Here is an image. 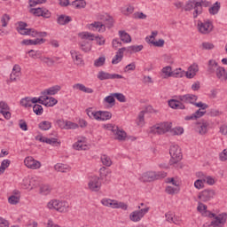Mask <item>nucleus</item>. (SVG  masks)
I'll return each instance as SVG.
<instances>
[{"instance_id": "1", "label": "nucleus", "mask_w": 227, "mask_h": 227, "mask_svg": "<svg viewBox=\"0 0 227 227\" xmlns=\"http://www.w3.org/2000/svg\"><path fill=\"white\" fill-rule=\"evenodd\" d=\"M100 20H104L105 24L100 21H95L89 25V29L91 31H98L99 33H104L106 31V27L111 29L113 26H114V20L113 17L106 15V16H100Z\"/></svg>"}, {"instance_id": "2", "label": "nucleus", "mask_w": 227, "mask_h": 227, "mask_svg": "<svg viewBox=\"0 0 227 227\" xmlns=\"http://www.w3.org/2000/svg\"><path fill=\"white\" fill-rule=\"evenodd\" d=\"M80 36L82 40H83L79 43L81 51H82V52H90V51H91V43L86 40H95V35L90 32H82L80 34Z\"/></svg>"}, {"instance_id": "3", "label": "nucleus", "mask_w": 227, "mask_h": 227, "mask_svg": "<svg viewBox=\"0 0 227 227\" xmlns=\"http://www.w3.org/2000/svg\"><path fill=\"white\" fill-rule=\"evenodd\" d=\"M168 174L164 171H148L142 175L140 180L142 182H155V180H160V178H166Z\"/></svg>"}, {"instance_id": "4", "label": "nucleus", "mask_w": 227, "mask_h": 227, "mask_svg": "<svg viewBox=\"0 0 227 227\" xmlns=\"http://www.w3.org/2000/svg\"><path fill=\"white\" fill-rule=\"evenodd\" d=\"M48 208L50 210H57V212L66 213L68 212V208L70 206L67 201H59V200H51L47 204Z\"/></svg>"}, {"instance_id": "5", "label": "nucleus", "mask_w": 227, "mask_h": 227, "mask_svg": "<svg viewBox=\"0 0 227 227\" xmlns=\"http://www.w3.org/2000/svg\"><path fill=\"white\" fill-rule=\"evenodd\" d=\"M171 122H161L160 124H156L151 127L150 133L162 136V134H166V132H169L171 130Z\"/></svg>"}, {"instance_id": "6", "label": "nucleus", "mask_w": 227, "mask_h": 227, "mask_svg": "<svg viewBox=\"0 0 227 227\" xmlns=\"http://www.w3.org/2000/svg\"><path fill=\"white\" fill-rule=\"evenodd\" d=\"M169 153L171 157L169 160L170 166H173V164H178V162L182 160V151L178 145L170 146Z\"/></svg>"}, {"instance_id": "7", "label": "nucleus", "mask_w": 227, "mask_h": 227, "mask_svg": "<svg viewBox=\"0 0 227 227\" xmlns=\"http://www.w3.org/2000/svg\"><path fill=\"white\" fill-rule=\"evenodd\" d=\"M104 207H110L111 208H121V210H127L129 206L125 202H120L116 200L103 199L101 200Z\"/></svg>"}, {"instance_id": "8", "label": "nucleus", "mask_w": 227, "mask_h": 227, "mask_svg": "<svg viewBox=\"0 0 227 227\" xmlns=\"http://www.w3.org/2000/svg\"><path fill=\"white\" fill-rule=\"evenodd\" d=\"M197 26L200 33L202 35H208L214 31V25L210 20H204L203 22L199 20Z\"/></svg>"}, {"instance_id": "9", "label": "nucleus", "mask_w": 227, "mask_h": 227, "mask_svg": "<svg viewBox=\"0 0 227 227\" xmlns=\"http://www.w3.org/2000/svg\"><path fill=\"white\" fill-rule=\"evenodd\" d=\"M88 185H89L90 191H92V192H98V191H100L102 187L100 177L97 176H90Z\"/></svg>"}, {"instance_id": "10", "label": "nucleus", "mask_w": 227, "mask_h": 227, "mask_svg": "<svg viewBox=\"0 0 227 227\" xmlns=\"http://www.w3.org/2000/svg\"><path fill=\"white\" fill-rule=\"evenodd\" d=\"M29 13L35 17H43L44 19H50L51 12L43 7L31 8Z\"/></svg>"}, {"instance_id": "11", "label": "nucleus", "mask_w": 227, "mask_h": 227, "mask_svg": "<svg viewBox=\"0 0 227 227\" xmlns=\"http://www.w3.org/2000/svg\"><path fill=\"white\" fill-rule=\"evenodd\" d=\"M226 219H227V214L222 213L215 217V220H213L208 227L214 226V227H223L224 224H226Z\"/></svg>"}, {"instance_id": "12", "label": "nucleus", "mask_w": 227, "mask_h": 227, "mask_svg": "<svg viewBox=\"0 0 227 227\" xmlns=\"http://www.w3.org/2000/svg\"><path fill=\"white\" fill-rule=\"evenodd\" d=\"M214 196H215V191L212 189H206L199 193V200H200V201L207 202L210 201Z\"/></svg>"}, {"instance_id": "13", "label": "nucleus", "mask_w": 227, "mask_h": 227, "mask_svg": "<svg viewBox=\"0 0 227 227\" xmlns=\"http://www.w3.org/2000/svg\"><path fill=\"white\" fill-rule=\"evenodd\" d=\"M99 81H107L108 79H124L123 75L118 74H109L105 71H99L98 74Z\"/></svg>"}, {"instance_id": "14", "label": "nucleus", "mask_w": 227, "mask_h": 227, "mask_svg": "<svg viewBox=\"0 0 227 227\" xmlns=\"http://www.w3.org/2000/svg\"><path fill=\"white\" fill-rule=\"evenodd\" d=\"M24 164L30 169H40V168H42V163L31 156H28L25 159Z\"/></svg>"}, {"instance_id": "15", "label": "nucleus", "mask_w": 227, "mask_h": 227, "mask_svg": "<svg viewBox=\"0 0 227 227\" xmlns=\"http://www.w3.org/2000/svg\"><path fill=\"white\" fill-rule=\"evenodd\" d=\"M176 98H178V100L183 102V104H192L193 106L194 102L198 100V96L194 94H184V95L176 96Z\"/></svg>"}, {"instance_id": "16", "label": "nucleus", "mask_w": 227, "mask_h": 227, "mask_svg": "<svg viewBox=\"0 0 227 227\" xmlns=\"http://www.w3.org/2000/svg\"><path fill=\"white\" fill-rule=\"evenodd\" d=\"M168 106L171 109H185V105L178 98L168 100Z\"/></svg>"}, {"instance_id": "17", "label": "nucleus", "mask_w": 227, "mask_h": 227, "mask_svg": "<svg viewBox=\"0 0 227 227\" xmlns=\"http://www.w3.org/2000/svg\"><path fill=\"white\" fill-rule=\"evenodd\" d=\"M125 51H127V48L122 47L120 48L115 56L114 57L113 60H112V64L113 65H118V63H120V61H121V59H123V52H125Z\"/></svg>"}, {"instance_id": "18", "label": "nucleus", "mask_w": 227, "mask_h": 227, "mask_svg": "<svg viewBox=\"0 0 227 227\" xmlns=\"http://www.w3.org/2000/svg\"><path fill=\"white\" fill-rule=\"evenodd\" d=\"M207 114V111H201V108L197 110L194 114H192V115H187L184 117V120L186 121H189L191 120H198V118H201L202 116H205V114Z\"/></svg>"}, {"instance_id": "19", "label": "nucleus", "mask_w": 227, "mask_h": 227, "mask_svg": "<svg viewBox=\"0 0 227 227\" xmlns=\"http://www.w3.org/2000/svg\"><path fill=\"white\" fill-rule=\"evenodd\" d=\"M59 91H61V86L54 85L52 87H50L47 90H44L42 92V95H45L46 97H47V95H56V94H58Z\"/></svg>"}, {"instance_id": "20", "label": "nucleus", "mask_w": 227, "mask_h": 227, "mask_svg": "<svg viewBox=\"0 0 227 227\" xmlns=\"http://www.w3.org/2000/svg\"><path fill=\"white\" fill-rule=\"evenodd\" d=\"M199 127L197 128V132L200 134V136H205L208 132V127L210 123L208 121H204L202 123H199Z\"/></svg>"}, {"instance_id": "21", "label": "nucleus", "mask_w": 227, "mask_h": 227, "mask_svg": "<svg viewBox=\"0 0 227 227\" xmlns=\"http://www.w3.org/2000/svg\"><path fill=\"white\" fill-rule=\"evenodd\" d=\"M215 74L219 81H227V72H226V69H224V67H219L216 69Z\"/></svg>"}, {"instance_id": "22", "label": "nucleus", "mask_w": 227, "mask_h": 227, "mask_svg": "<svg viewBox=\"0 0 227 227\" xmlns=\"http://www.w3.org/2000/svg\"><path fill=\"white\" fill-rule=\"evenodd\" d=\"M107 175H109V171L106 167H102L99 169V180L104 182L105 184H109V179H107Z\"/></svg>"}, {"instance_id": "23", "label": "nucleus", "mask_w": 227, "mask_h": 227, "mask_svg": "<svg viewBox=\"0 0 227 227\" xmlns=\"http://www.w3.org/2000/svg\"><path fill=\"white\" fill-rule=\"evenodd\" d=\"M57 22L58 24H59V26H67V24L72 22V17L61 14L60 16H59Z\"/></svg>"}, {"instance_id": "24", "label": "nucleus", "mask_w": 227, "mask_h": 227, "mask_svg": "<svg viewBox=\"0 0 227 227\" xmlns=\"http://www.w3.org/2000/svg\"><path fill=\"white\" fill-rule=\"evenodd\" d=\"M114 134H115V139H118V141H125V139H127V132L123 129H120L119 127H117Z\"/></svg>"}, {"instance_id": "25", "label": "nucleus", "mask_w": 227, "mask_h": 227, "mask_svg": "<svg viewBox=\"0 0 227 227\" xmlns=\"http://www.w3.org/2000/svg\"><path fill=\"white\" fill-rule=\"evenodd\" d=\"M70 54L74 61V65H82V58L79 54V51L75 50H71Z\"/></svg>"}, {"instance_id": "26", "label": "nucleus", "mask_w": 227, "mask_h": 227, "mask_svg": "<svg viewBox=\"0 0 227 227\" xmlns=\"http://www.w3.org/2000/svg\"><path fill=\"white\" fill-rule=\"evenodd\" d=\"M73 90H79V91H83V93H93V89L87 88L82 83H75L73 85Z\"/></svg>"}, {"instance_id": "27", "label": "nucleus", "mask_w": 227, "mask_h": 227, "mask_svg": "<svg viewBox=\"0 0 227 227\" xmlns=\"http://www.w3.org/2000/svg\"><path fill=\"white\" fill-rule=\"evenodd\" d=\"M217 68H219V65L215 62V60L211 59L208 61L207 72L208 74H214L217 72Z\"/></svg>"}, {"instance_id": "28", "label": "nucleus", "mask_w": 227, "mask_h": 227, "mask_svg": "<svg viewBox=\"0 0 227 227\" xmlns=\"http://www.w3.org/2000/svg\"><path fill=\"white\" fill-rule=\"evenodd\" d=\"M201 2H198L196 0H189L186 2L184 5V12H191L192 10H194L196 7V4H200Z\"/></svg>"}, {"instance_id": "29", "label": "nucleus", "mask_w": 227, "mask_h": 227, "mask_svg": "<svg viewBox=\"0 0 227 227\" xmlns=\"http://www.w3.org/2000/svg\"><path fill=\"white\" fill-rule=\"evenodd\" d=\"M99 121H107L113 118V114L107 111H99Z\"/></svg>"}, {"instance_id": "30", "label": "nucleus", "mask_w": 227, "mask_h": 227, "mask_svg": "<svg viewBox=\"0 0 227 227\" xmlns=\"http://www.w3.org/2000/svg\"><path fill=\"white\" fill-rule=\"evenodd\" d=\"M51 128L52 123L49 121H43L38 124V129H40V130H51Z\"/></svg>"}, {"instance_id": "31", "label": "nucleus", "mask_w": 227, "mask_h": 227, "mask_svg": "<svg viewBox=\"0 0 227 227\" xmlns=\"http://www.w3.org/2000/svg\"><path fill=\"white\" fill-rule=\"evenodd\" d=\"M54 169L55 171H59L60 173H67V171H70V167L63 163H57L54 166Z\"/></svg>"}, {"instance_id": "32", "label": "nucleus", "mask_w": 227, "mask_h": 227, "mask_svg": "<svg viewBox=\"0 0 227 227\" xmlns=\"http://www.w3.org/2000/svg\"><path fill=\"white\" fill-rule=\"evenodd\" d=\"M27 26V23L24 22V21H20L19 22V27H17V31L18 33H20V35H27L26 33H27L29 28H26V27Z\"/></svg>"}, {"instance_id": "33", "label": "nucleus", "mask_w": 227, "mask_h": 227, "mask_svg": "<svg viewBox=\"0 0 227 227\" xmlns=\"http://www.w3.org/2000/svg\"><path fill=\"white\" fill-rule=\"evenodd\" d=\"M119 35L121 42H124V43H130V42H132V38L130 37V35H129L127 32L119 31Z\"/></svg>"}, {"instance_id": "34", "label": "nucleus", "mask_w": 227, "mask_h": 227, "mask_svg": "<svg viewBox=\"0 0 227 227\" xmlns=\"http://www.w3.org/2000/svg\"><path fill=\"white\" fill-rule=\"evenodd\" d=\"M129 219L133 223H139V221L143 219V216L136 210L130 213Z\"/></svg>"}, {"instance_id": "35", "label": "nucleus", "mask_w": 227, "mask_h": 227, "mask_svg": "<svg viewBox=\"0 0 227 227\" xmlns=\"http://www.w3.org/2000/svg\"><path fill=\"white\" fill-rule=\"evenodd\" d=\"M202 3L203 1H201L200 4H196V7L193 12V19H198V15H201V13H203Z\"/></svg>"}, {"instance_id": "36", "label": "nucleus", "mask_w": 227, "mask_h": 227, "mask_svg": "<svg viewBox=\"0 0 227 227\" xmlns=\"http://www.w3.org/2000/svg\"><path fill=\"white\" fill-rule=\"evenodd\" d=\"M142 49H144L143 44L131 45V46L126 48V51H127V52H129V54H133V52H141Z\"/></svg>"}, {"instance_id": "37", "label": "nucleus", "mask_w": 227, "mask_h": 227, "mask_svg": "<svg viewBox=\"0 0 227 227\" xmlns=\"http://www.w3.org/2000/svg\"><path fill=\"white\" fill-rule=\"evenodd\" d=\"M221 10V3L215 2L212 7L209 8L210 15H217Z\"/></svg>"}, {"instance_id": "38", "label": "nucleus", "mask_w": 227, "mask_h": 227, "mask_svg": "<svg viewBox=\"0 0 227 227\" xmlns=\"http://www.w3.org/2000/svg\"><path fill=\"white\" fill-rule=\"evenodd\" d=\"M10 164H12V161L10 160H4L1 162L0 175L4 174V171H6V168H10Z\"/></svg>"}, {"instance_id": "39", "label": "nucleus", "mask_w": 227, "mask_h": 227, "mask_svg": "<svg viewBox=\"0 0 227 227\" xmlns=\"http://www.w3.org/2000/svg\"><path fill=\"white\" fill-rule=\"evenodd\" d=\"M101 162L104 166H106L107 168L113 165V161L111 160V158L106 154H103L101 156Z\"/></svg>"}, {"instance_id": "40", "label": "nucleus", "mask_w": 227, "mask_h": 227, "mask_svg": "<svg viewBox=\"0 0 227 227\" xmlns=\"http://www.w3.org/2000/svg\"><path fill=\"white\" fill-rule=\"evenodd\" d=\"M71 6L74 8L81 9L86 7V2L84 0H75L72 2Z\"/></svg>"}, {"instance_id": "41", "label": "nucleus", "mask_w": 227, "mask_h": 227, "mask_svg": "<svg viewBox=\"0 0 227 227\" xmlns=\"http://www.w3.org/2000/svg\"><path fill=\"white\" fill-rule=\"evenodd\" d=\"M184 75H185V71L182 70V68H177L172 71L171 77L182 78Z\"/></svg>"}, {"instance_id": "42", "label": "nucleus", "mask_w": 227, "mask_h": 227, "mask_svg": "<svg viewBox=\"0 0 227 227\" xmlns=\"http://www.w3.org/2000/svg\"><path fill=\"white\" fill-rule=\"evenodd\" d=\"M56 104H58V99L52 97H48V100H45L44 106L46 107H54Z\"/></svg>"}, {"instance_id": "43", "label": "nucleus", "mask_w": 227, "mask_h": 227, "mask_svg": "<svg viewBox=\"0 0 227 227\" xmlns=\"http://www.w3.org/2000/svg\"><path fill=\"white\" fill-rule=\"evenodd\" d=\"M33 111L36 116H42V114H43V107L41 105H34Z\"/></svg>"}, {"instance_id": "44", "label": "nucleus", "mask_w": 227, "mask_h": 227, "mask_svg": "<svg viewBox=\"0 0 227 227\" xmlns=\"http://www.w3.org/2000/svg\"><path fill=\"white\" fill-rule=\"evenodd\" d=\"M73 148H74V150H87V149H88V145H83V144H82V141L78 140L76 143H74V144L73 145Z\"/></svg>"}, {"instance_id": "45", "label": "nucleus", "mask_w": 227, "mask_h": 227, "mask_svg": "<svg viewBox=\"0 0 227 227\" xmlns=\"http://www.w3.org/2000/svg\"><path fill=\"white\" fill-rule=\"evenodd\" d=\"M41 61L43 63H44L45 65H47V67H54V63H56L54 59H51L49 57H43V58H41Z\"/></svg>"}, {"instance_id": "46", "label": "nucleus", "mask_w": 227, "mask_h": 227, "mask_svg": "<svg viewBox=\"0 0 227 227\" xmlns=\"http://www.w3.org/2000/svg\"><path fill=\"white\" fill-rule=\"evenodd\" d=\"M20 106L23 107H33V105L31 104V98L26 97L20 100Z\"/></svg>"}, {"instance_id": "47", "label": "nucleus", "mask_w": 227, "mask_h": 227, "mask_svg": "<svg viewBox=\"0 0 227 227\" xmlns=\"http://www.w3.org/2000/svg\"><path fill=\"white\" fill-rule=\"evenodd\" d=\"M51 191V188L49 184H43L40 187V192L41 194H43L44 196H47V194H50Z\"/></svg>"}, {"instance_id": "48", "label": "nucleus", "mask_w": 227, "mask_h": 227, "mask_svg": "<svg viewBox=\"0 0 227 227\" xmlns=\"http://www.w3.org/2000/svg\"><path fill=\"white\" fill-rule=\"evenodd\" d=\"M114 93H112L110 96H107L104 98V102H106V104L111 105V106H114L116 104V99H114Z\"/></svg>"}, {"instance_id": "49", "label": "nucleus", "mask_w": 227, "mask_h": 227, "mask_svg": "<svg viewBox=\"0 0 227 227\" xmlns=\"http://www.w3.org/2000/svg\"><path fill=\"white\" fill-rule=\"evenodd\" d=\"M166 192L167 194H178L180 192V188L179 187H173V186H167L166 188Z\"/></svg>"}, {"instance_id": "50", "label": "nucleus", "mask_w": 227, "mask_h": 227, "mask_svg": "<svg viewBox=\"0 0 227 227\" xmlns=\"http://www.w3.org/2000/svg\"><path fill=\"white\" fill-rule=\"evenodd\" d=\"M165 217L168 223H173L174 224H178L177 222H175V214H173L172 212H168L167 214H165Z\"/></svg>"}, {"instance_id": "51", "label": "nucleus", "mask_w": 227, "mask_h": 227, "mask_svg": "<svg viewBox=\"0 0 227 227\" xmlns=\"http://www.w3.org/2000/svg\"><path fill=\"white\" fill-rule=\"evenodd\" d=\"M205 182H207L206 179H197L195 182H194V187L195 189H203V187H205Z\"/></svg>"}, {"instance_id": "52", "label": "nucleus", "mask_w": 227, "mask_h": 227, "mask_svg": "<svg viewBox=\"0 0 227 227\" xmlns=\"http://www.w3.org/2000/svg\"><path fill=\"white\" fill-rule=\"evenodd\" d=\"M64 129H79V124L75 122H72L70 121H67L64 126Z\"/></svg>"}, {"instance_id": "53", "label": "nucleus", "mask_w": 227, "mask_h": 227, "mask_svg": "<svg viewBox=\"0 0 227 227\" xmlns=\"http://www.w3.org/2000/svg\"><path fill=\"white\" fill-rule=\"evenodd\" d=\"M106 65V57H99L94 61V67H104Z\"/></svg>"}, {"instance_id": "54", "label": "nucleus", "mask_w": 227, "mask_h": 227, "mask_svg": "<svg viewBox=\"0 0 227 227\" xmlns=\"http://www.w3.org/2000/svg\"><path fill=\"white\" fill-rule=\"evenodd\" d=\"M8 22H10V15L4 14L1 18L2 27H6Z\"/></svg>"}, {"instance_id": "55", "label": "nucleus", "mask_w": 227, "mask_h": 227, "mask_svg": "<svg viewBox=\"0 0 227 227\" xmlns=\"http://www.w3.org/2000/svg\"><path fill=\"white\" fill-rule=\"evenodd\" d=\"M171 133L173 134V136H182V134H184V128L176 127L171 129Z\"/></svg>"}, {"instance_id": "56", "label": "nucleus", "mask_w": 227, "mask_h": 227, "mask_svg": "<svg viewBox=\"0 0 227 227\" xmlns=\"http://www.w3.org/2000/svg\"><path fill=\"white\" fill-rule=\"evenodd\" d=\"M20 201V197H17L15 195H12L8 199V202L10 203V205H17V203H19Z\"/></svg>"}, {"instance_id": "57", "label": "nucleus", "mask_w": 227, "mask_h": 227, "mask_svg": "<svg viewBox=\"0 0 227 227\" xmlns=\"http://www.w3.org/2000/svg\"><path fill=\"white\" fill-rule=\"evenodd\" d=\"M162 73L166 75V77H171L173 74V69L170 66H167L162 68Z\"/></svg>"}, {"instance_id": "58", "label": "nucleus", "mask_w": 227, "mask_h": 227, "mask_svg": "<svg viewBox=\"0 0 227 227\" xmlns=\"http://www.w3.org/2000/svg\"><path fill=\"white\" fill-rule=\"evenodd\" d=\"M114 97L119 101V102H127V98H125V95L120 92L114 93Z\"/></svg>"}, {"instance_id": "59", "label": "nucleus", "mask_w": 227, "mask_h": 227, "mask_svg": "<svg viewBox=\"0 0 227 227\" xmlns=\"http://www.w3.org/2000/svg\"><path fill=\"white\" fill-rule=\"evenodd\" d=\"M137 125L139 127H143L145 125V111H141L139 113Z\"/></svg>"}, {"instance_id": "60", "label": "nucleus", "mask_w": 227, "mask_h": 227, "mask_svg": "<svg viewBox=\"0 0 227 227\" xmlns=\"http://www.w3.org/2000/svg\"><path fill=\"white\" fill-rule=\"evenodd\" d=\"M150 43H152L153 45H154V47H164V43H165V41L164 39H159L158 41H150Z\"/></svg>"}, {"instance_id": "61", "label": "nucleus", "mask_w": 227, "mask_h": 227, "mask_svg": "<svg viewBox=\"0 0 227 227\" xmlns=\"http://www.w3.org/2000/svg\"><path fill=\"white\" fill-rule=\"evenodd\" d=\"M134 19H139L140 20H146V14H144L143 12H137L133 14Z\"/></svg>"}, {"instance_id": "62", "label": "nucleus", "mask_w": 227, "mask_h": 227, "mask_svg": "<svg viewBox=\"0 0 227 227\" xmlns=\"http://www.w3.org/2000/svg\"><path fill=\"white\" fill-rule=\"evenodd\" d=\"M207 114L208 116H212V117L221 116V114H223V112L216 109H210Z\"/></svg>"}, {"instance_id": "63", "label": "nucleus", "mask_w": 227, "mask_h": 227, "mask_svg": "<svg viewBox=\"0 0 227 227\" xmlns=\"http://www.w3.org/2000/svg\"><path fill=\"white\" fill-rule=\"evenodd\" d=\"M214 47V43H202V49H204V51H212Z\"/></svg>"}, {"instance_id": "64", "label": "nucleus", "mask_w": 227, "mask_h": 227, "mask_svg": "<svg viewBox=\"0 0 227 227\" xmlns=\"http://www.w3.org/2000/svg\"><path fill=\"white\" fill-rule=\"evenodd\" d=\"M0 111H10V106L7 102L0 101Z\"/></svg>"}]
</instances>
